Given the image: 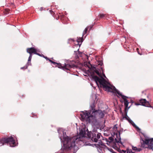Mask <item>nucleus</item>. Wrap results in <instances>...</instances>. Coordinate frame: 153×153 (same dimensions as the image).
<instances>
[{
    "label": "nucleus",
    "instance_id": "4c0bfd02",
    "mask_svg": "<svg viewBox=\"0 0 153 153\" xmlns=\"http://www.w3.org/2000/svg\"><path fill=\"white\" fill-rule=\"evenodd\" d=\"M36 117H37V115H36Z\"/></svg>",
    "mask_w": 153,
    "mask_h": 153
},
{
    "label": "nucleus",
    "instance_id": "dca6fc26",
    "mask_svg": "<svg viewBox=\"0 0 153 153\" xmlns=\"http://www.w3.org/2000/svg\"><path fill=\"white\" fill-rule=\"evenodd\" d=\"M108 15V14H100L99 15V16H100V18H105L106 17H107V16Z\"/></svg>",
    "mask_w": 153,
    "mask_h": 153
},
{
    "label": "nucleus",
    "instance_id": "2f4dec72",
    "mask_svg": "<svg viewBox=\"0 0 153 153\" xmlns=\"http://www.w3.org/2000/svg\"><path fill=\"white\" fill-rule=\"evenodd\" d=\"M44 58H45L46 60H48L49 59L46 56H44Z\"/></svg>",
    "mask_w": 153,
    "mask_h": 153
},
{
    "label": "nucleus",
    "instance_id": "393cba45",
    "mask_svg": "<svg viewBox=\"0 0 153 153\" xmlns=\"http://www.w3.org/2000/svg\"><path fill=\"white\" fill-rule=\"evenodd\" d=\"M10 11V10L9 9H6L5 10V12H4V13L7 14L9 13V12Z\"/></svg>",
    "mask_w": 153,
    "mask_h": 153
},
{
    "label": "nucleus",
    "instance_id": "6e6552de",
    "mask_svg": "<svg viewBox=\"0 0 153 153\" xmlns=\"http://www.w3.org/2000/svg\"><path fill=\"white\" fill-rule=\"evenodd\" d=\"M143 134V135L146 138L145 139H142L141 138H140V143L141 146H140L141 147L144 148H148L150 149H152L153 150V148L152 149H150L148 147L150 145V144L149 142V143L148 144H144L145 146L146 147H144L142 146V145L143 144L142 143H141V141L142 140L144 141V140H146V139H150L148 138V137L146 136V135L145 134ZM151 139L152 138H151Z\"/></svg>",
    "mask_w": 153,
    "mask_h": 153
},
{
    "label": "nucleus",
    "instance_id": "39448f33",
    "mask_svg": "<svg viewBox=\"0 0 153 153\" xmlns=\"http://www.w3.org/2000/svg\"><path fill=\"white\" fill-rule=\"evenodd\" d=\"M56 65V67H57L60 68H62L64 70H69L70 68H74L76 67V65H71L68 64H65L63 66H62L61 64L58 63H57V64H55V65Z\"/></svg>",
    "mask_w": 153,
    "mask_h": 153
},
{
    "label": "nucleus",
    "instance_id": "412c9836",
    "mask_svg": "<svg viewBox=\"0 0 153 153\" xmlns=\"http://www.w3.org/2000/svg\"><path fill=\"white\" fill-rule=\"evenodd\" d=\"M85 132L84 131H83L82 130H81L79 133L80 135L82 137H84V135L85 134Z\"/></svg>",
    "mask_w": 153,
    "mask_h": 153
},
{
    "label": "nucleus",
    "instance_id": "f03ea898",
    "mask_svg": "<svg viewBox=\"0 0 153 153\" xmlns=\"http://www.w3.org/2000/svg\"><path fill=\"white\" fill-rule=\"evenodd\" d=\"M91 76L97 84L98 85V82H99L100 86L102 87L104 90L105 91L110 92H112L113 91H115L118 95L121 97L122 99H123V96H125L122 95L114 86L111 85L104 78L100 79L97 76L94 75V72L91 74Z\"/></svg>",
    "mask_w": 153,
    "mask_h": 153
},
{
    "label": "nucleus",
    "instance_id": "2eb2a0df",
    "mask_svg": "<svg viewBox=\"0 0 153 153\" xmlns=\"http://www.w3.org/2000/svg\"><path fill=\"white\" fill-rule=\"evenodd\" d=\"M83 39L82 37L80 38L79 37V38H78L77 39V42L78 43V44L76 45L75 46H78V45H79V47L81 44L80 45L79 44V42H82L83 41Z\"/></svg>",
    "mask_w": 153,
    "mask_h": 153
},
{
    "label": "nucleus",
    "instance_id": "bb28decb",
    "mask_svg": "<svg viewBox=\"0 0 153 153\" xmlns=\"http://www.w3.org/2000/svg\"><path fill=\"white\" fill-rule=\"evenodd\" d=\"M109 139L110 140L111 142H112L114 140L113 137H109Z\"/></svg>",
    "mask_w": 153,
    "mask_h": 153
},
{
    "label": "nucleus",
    "instance_id": "72a5a7b5",
    "mask_svg": "<svg viewBox=\"0 0 153 153\" xmlns=\"http://www.w3.org/2000/svg\"><path fill=\"white\" fill-rule=\"evenodd\" d=\"M36 54L38 55H39V56H40V54H39V53H36V54Z\"/></svg>",
    "mask_w": 153,
    "mask_h": 153
},
{
    "label": "nucleus",
    "instance_id": "4be33fe9",
    "mask_svg": "<svg viewBox=\"0 0 153 153\" xmlns=\"http://www.w3.org/2000/svg\"><path fill=\"white\" fill-rule=\"evenodd\" d=\"M125 115L123 117V118H126V120H128V119H129V117L127 115V110L125 111Z\"/></svg>",
    "mask_w": 153,
    "mask_h": 153
},
{
    "label": "nucleus",
    "instance_id": "f3484780",
    "mask_svg": "<svg viewBox=\"0 0 153 153\" xmlns=\"http://www.w3.org/2000/svg\"><path fill=\"white\" fill-rule=\"evenodd\" d=\"M91 111L94 110H96L95 109V103L94 102H93L90 106Z\"/></svg>",
    "mask_w": 153,
    "mask_h": 153
},
{
    "label": "nucleus",
    "instance_id": "6ab92c4d",
    "mask_svg": "<svg viewBox=\"0 0 153 153\" xmlns=\"http://www.w3.org/2000/svg\"><path fill=\"white\" fill-rule=\"evenodd\" d=\"M115 142H116V143H121V144H122V143L121 142V141L120 138H118V137H117V138H116L115 139Z\"/></svg>",
    "mask_w": 153,
    "mask_h": 153
},
{
    "label": "nucleus",
    "instance_id": "c85d7f7f",
    "mask_svg": "<svg viewBox=\"0 0 153 153\" xmlns=\"http://www.w3.org/2000/svg\"><path fill=\"white\" fill-rule=\"evenodd\" d=\"M87 27H88V30L89 31L91 29V28L92 27V26H89Z\"/></svg>",
    "mask_w": 153,
    "mask_h": 153
},
{
    "label": "nucleus",
    "instance_id": "c9c22d12",
    "mask_svg": "<svg viewBox=\"0 0 153 153\" xmlns=\"http://www.w3.org/2000/svg\"><path fill=\"white\" fill-rule=\"evenodd\" d=\"M116 137H117V134H116Z\"/></svg>",
    "mask_w": 153,
    "mask_h": 153
},
{
    "label": "nucleus",
    "instance_id": "c756f323",
    "mask_svg": "<svg viewBox=\"0 0 153 153\" xmlns=\"http://www.w3.org/2000/svg\"><path fill=\"white\" fill-rule=\"evenodd\" d=\"M50 12L51 14L52 15H53L54 14V13L52 10H51L50 11Z\"/></svg>",
    "mask_w": 153,
    "mask_h": 153
},
{
    "label": "nucleus",
    "instance_id": "f8f14e48",
    "mask_svg": "<svg viewBox=\"0 0 153 153\" xmlns=\"http://www.w3.org/2000/svg\"><path fill=\"white\" fill-rule=\"evenodd\" d=\"M91 67L92 69H93V72L96 73L99 76H100L101 77L100 78L98 77L100 79H102V78H104L102 76L101 73H100L96 69V68L94 66L92 67V66H91Z\"/></svg>",
    "mask_w": 153,
    "mask_h": 153
},
{
    "label": "nucleus",
    "instance_id": "f257e3e1",
    "mask_svg": "<svg viewBox=\"0 0 153 153\" xmlns=\"http://www.w3.org/2000/svg\"><path fill=\"white\" fill-rule=\"evenodd\" d=\"M80 118L82 121H86L89 123L95 125L97 120L102 118L105 115L104 112L101 110H96L91 111H86L80 114Z\"/></svg>",
    "mask_w": 153,
    "mask_h": 153
},
{
    "label": "nucleus",
    "instance_id": "7ed1b4c3",
    "mask_svg": "<svg viewBox=\"0 0 153 153\" xmlns=\"http://www.w3.org/2000/svg\"><path fill=\"white\" fill-rule=\"evenodd\" d=\"M64 146L65 148L67 150H70L73 147H75V142L77 140L76 137H70L66 136L64 137Z\"/></svg>",
    "mask_w": 153,
    "mask_h": 153
},
{
    "label": "nucleus",
    "instance_id": "a211bd4d",
    "mask_svg": "<svg viewBox=\"0 0 153 153\" xmlns=\"http://www.w3.org/2000/svg\"><path fill=\"white\" fill-rule=\"evenodd\" d=\"M132 149L136 151L137 152H140L142 150V149L141 148H137L136 147L132 146Z\"/></svg>",
    "mask_w": 153,
    "mask_h": 153
},
{
    "label": "nucleus",
    "instance_id": "9b49d317",
    "mask_svg": "<svg viewBox=\"0 0 153 153\" xmlns=\"http://www.w3.org/2000/svg\"><path fill=\"white\" fill-rule=\"evenodd\" d=\"M128 97L126 96H123V102L124 103V105L125 106V111L127 110V108H129L130 107H128V105L129 102L127 99Z\"/></svg>",
    "mask_w": 153,
    "mask_h": 153
},
{
    "label": "nucleus",
    "instance_id": "ddd939ff",
    "mask_svg": "<svg viewBox=\"0 0 153 153\" xmlns=\"http://www.w3.org/2000/svg\"><path fill=\"white\" fill-rule=\"evenodd\" d=\"M112 151L111 152L112 153H117L115 152L112 149H111ZM120 153H135L134 152H132L131 150L129 149H127V151H125L124 150H122V151H121Z\"/></svg>",
    "mask_w": 153,
    "mask_h": 153
},
{
    "label": "nucleus",
    "instance_id": "9d476101",
    "mask_svg": "<svg viewBox=\"0 0 153 153\" xmlns=\"http://www.w3.org/2000/svg\"><path fill=\"white\" fill-rule=\"evenodd\" d=\"M140 103L141 105L147 107H151L149 102L147 101L145 99H141L140 100Z\"/></svg>",
    "mask_w": 153,
    "mask_h": 153
},
{
    "label": "nucleus",
    "instance_id": "423d86ee",
    "mask_svg": "<svg viewBox=\"0 0 153 153\" xmlns=\"http://www.w3.org/2000/svg\"><path fill=\"white\" fill-rule=\"evenodd\" d=\"M141 142L143 144L142 146L144 147H146L145 146V144H148L149 142L150 144L148 147L150 149H152L153 148V138L150 139H146L144 141L142 140Z\"/></svg>",
    "mask_w": 153,
    "mask_h": 153
},
{
    "label": "nucleus",
    "instance_id": "a878e982",
    "mask_svg": "<svg viewBox=\"0 0 153 153\" xmlns=\"http://www.w3.org/2000/svg\"><path fill=\"white\" fill-rule=\"evenodd\" d=\"M9 4H10V5H12V7H13V0H11L10 1V3H9Z\"/></svg>",
    "mask_w": 153,
    "mask_h": 153
},
{
    "label": "nucleus",
    "instance_id": "20e7f679",
    "mask_svg": "<svg viewBox=\"0 0 153 153\" xmlns=\"http://www.w3.org/2000/svg\"><path fill=\"white\" fill-rule=\"evenodd\" d=\"M0 144H1L0 145V146L5 144H7L8 145L9 144L10 146L12 147L16 146L14 140L12 137H10L8 138H2L0 140Z\"/></svg>",
    "mask_w": 153,
    "mask_h": 153
},
{
    "label": "nucleus",
    "instance_id": "1a4fd4ad",
    "mask_svg": "<svg viewBox=\"0 0 153 153\" xmlns=\"http://www.w3.org/2000/svg\"><path fill=\"white\" fill-rule=\"evenodd\" d=\"M27 52L30 54V55H32L33 54H36L37 50L33 47L28 48L27 49Z\"/></svg>",
    "mask_w": 153,
    "mask_h": 153
},
{
    "label": "nucleus",
    "instance_id": "b1692460",
    "mask_svg": "<svg viewBox=\"0 0 153 153\" xmlns=\"http://www.w3.org/2000/svg\"><path fill=\"white\" fill-rule=\"evenodd\" d=\"M48 60L50 62H51V63L53 64L54 65H55V64H57V62H54L51 60V59H49Z\"/></svg>",
    "mask_w": 153,
    "mask_h": 153
},
{
    "label": "nucleus",
    "instance_id": "cd10ccee",
    "mask_svg": "<svg viewBox=\"0 0 153 153\" xmlns=\"http://www.w3.org/2000/svg\"><path fill=\"white\" fill-rule=\"evenodd\" d=\"M28 65H27L26 66H24L23 67L21 68V69H27V68Z\"/></svg>",
    "mask_w": 153,
    "mask_h": 153
},
{
    "label": "nucleus",
    "instance_id": "7c9ffc66",
    "mask_svg": "<svg viewBox=\"0 0 153 153\" xmlns=\"http://www.w3.org/2000/svg\"><path fill=\"white\" fill-rule=\"evenodd\" d=\"M102 65H103V63L102 62H100L99 63V65H100L101 66H102Z\"/></svg>",
    "mask_w": 153,
    "mask_h": 153
},
{
    "label": "nucleus",
    "instance_id": "5701e85b",
    "mask_svg": "<svg viewBox=\"0 0 153 153\" xmlns=\"http://www.w3.org/2000/svg\"><path fill=\"white\" fill-rule=\"evenodd\" d=\"M88 30V27H86L84 31L83 32L82 37L87 33V31Z\"/></svg>",
    "mask_w": 153,
    "mask_h": 153
},
{
    "label": "nucleus",
    "instance_id": "f704fd0d",
    "mask_svg": "<svg viewBox=\"0 0 153 153\" xmlns=\"http://www.w3.org/2000/svg\"><path fill=\"white\" fill-rule=\"evenodd\" d=\"M103 76H104V77H106L105 76V75L104 74H103Z\"/></svg>",
    "mask_w": 153,
    "mask_h": 153
},
{
    "label": "nucleus",
    "instance_id": "4468645a",
    "mask_svg": "<svg viewBox=\"0 0 153 153\" xmlns=\"http://www.w3.org/2000/svg\"><path fill=\"white\" fill-rule=\"evenodd\" d=\"M128 121L129 122L131 123L132 126L135 128L136 129H137L138 130H140V129L137 127L134 123V122L131 120L130 118H129V119H128Z\"/></svg>",
    "mask_w": 153,
    "mask_h": 153
},
{
    "label": "nucleus",
    "instance_id": "473e14b6",
    "mask_svg": "<svg viewBox=\"0 0 153 153\" xmlns=\"http://www.w3.org/2000/svg\"><path fill=\"white\" fill-rule=\"evenodd\" d=\"M101 143H102V141L101 140H99V142H98V143L102 145V144H101Z\"/></svg>",
    "mask_w": 153,
    "mask_h": 153
},
{
    "label": "nucleus",
    "instance_id": "e433bc0d",
    "mask_svg": "<svg viewBox=\"0 0 153 153\" xmlns=\"http://www.w3.org/2000/svg\"><path fill=\"white\" fill-rule=\"evenodd\" d=\"M79 49H78V51H79Z\"/></svg>",
    "mask_w": 153,
    "mask_h": 153
},
{
    "label": "nucleus",
    "instance_id": "0eeeda50",
    "mask_svg": "<svg viewBox=\"0 0 153 153\" xmlns=\"http://www.w3.org/2000/svg\"><path fill=\"white\" fill-rule=\"evenodd\" d=\"M100 133H97V135L95 133H92L91 139L93 141L96 143L98 141V139L100 138Z\"/></svg>",
    "mask_w": 153,
    "mask_h": 153
},
{
    "label": "nucleus",
    "instance_id": "aec40b11",
    "mask_svg": "<svg viewBox=\"0 0 153 153\" xmlns=\"http://www.w3.org/2000/svg\"><path fill=\"white\" fill-rule=\"evenodd\" d=\"M32 57V56L31 55H30L28 59V62L27 63V65H30L31 63L30 62L31 60Z\"/></svg>",
    "mask_w": 153,
    "mask_h": 153
}]
</instances>
